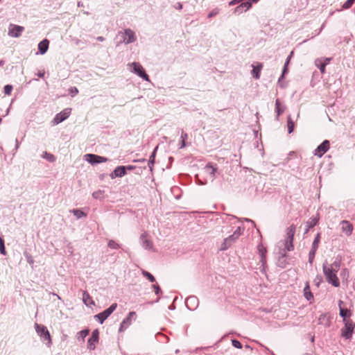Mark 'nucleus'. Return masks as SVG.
Returning a JSON list of instances; mask_svg holds the SVG:
<instances>
[{"instance_id":"obj_1","label":"nucleus","mask_w":355,"mask_h":355,"mask_svg":"<svg viewBox=\"0 0 355 355\" xmlns=\"http://www.w3.org/2000/svg\"><path fill=\"white\" fill-rule=\"evenodd\" d=\"M322 270L326 280L335 287L340 286V282L337 277V271L329 268L327 262L325 261L322 264Z\"/></svg>"},{"instance_id":"obj_2","label":"nucleus","mask_w":355,"mask_h":355,"mask_svg":"<svg viewBox=\"0 0 355 355\" xmlns=\"http://www.w3.org/2000/svg\"><path fill=\"white\" fill-rule=\"evenodd\" d=\"M241 234V228L239 226L232 235L224 239L220 245V250L224 251L228 249L239 239Z\"/></svg>"},{"instance_id":"obj_3","label":"nucleus","mask_w":355,"mask_h":355,"mask_svg":"<svg viewBox=\"0 0 355 355\" xmlns=\"http://www.w3.org/2000/svg\"><path fill=\"white\" fill-rule=\"evenodd\" d=\"M35 331L37 335L43 340H48V345H50L51 344V339L49 331L47 330L46 327L42 324H39L37 323L35 324Z\"/></svg>"},{"instance_id":"obj_4","label":"nucleus","mask_w":355,"mask_h":355,"mask_svg":"<svg viewBox=\"0 0 355 355\" xmlns=\"http://www.w3.org/2000/svg\"><path fill=\"white\" fill-rule=\"evenodd\" d=\"M117 307V304H112L109 308L103 312L94 315V318L97 320L101 324L103 322L115 311Z\"/></svg>"},{"instance_id":"obj_5","label":"nucleus","mask_w":355,"mask_h":355,"mask_svg":"<svg viewBox=\"0 0 355 355\" xmlns=\"http://www.w3.org/2000/svg\"><path fill=\"white\" fill-rule=\"evenodd\" d=\"M345 327L342 329V336L346 339L352 338L355 324L350 320L344 319Z\"/></svg>"},{"instance_id":"obj_6","label":"nucleus","mask_w":355,"mask_h":355,"mask_svg":"<svg viewBox=\"0 0 355 355\" xmlns=\"http://www.w3.org/2000/svg\"><path fill=\"white\" fill-rule=\"evenodd\" d=\"M136 319V313L135 311H130L128 316L123 320L121 323V325L119 329V332H122L125 331L127 328H128L133 320Z\"/></svg>"},{"instance_id":"obj_7","label":"nucleus","mask_w":355,"mask_h":355,"mask_svg":"<svg viewBox=\"0 0 355 355\" xmlns=\"http://www.w3.org/2000/svg\"><path fill=\"white\" fill-rule=\"evenodd\" d=\"M71 111V108H66L60 113H58L53 120V125H58L66 120L70 116Z\"/></svg>"},{"instance_id":"obj_8","label":"nucleus","mask_w":355,"mask_h":355,"mask_svg":"<svg viewBox=\"0 0 355 355\" xmlns=\"http://www.w3.org/2000/svg\"><path fill=\"white\" fill-rule=\"evenodd\" d=\"M24 30L23 26L11 24L8 28V35L10 37H18L21 35Z\"/></svg>"},{"instance_id":"obj_9","label":"nucleus","mask_w":355,"mask_h":355,"mask_svg":"<svg viewBox=\"0 0 355 355\" xmlns=\"http://www.w3.org/2000/svg\"><path fill=\"white\" fill-rule=\"evenodd\" d=\"M140 243L141 246L145 249L148 250H151L153 248V244L151 240L149 239L148 234L144 232L141 234L140 236Z\"/></svg>"},{"instance_id":"obj_10","label":"nucleus","mask_w":355,"mask_h":355,"mask_svg":"<svg viewBox=\"0 0 355 355\" xmlns=\"http://www.w3.org/2000/svg\"><path fill=\"white\" fill-rule=\"evenodd\" d=\"M329 141L324 140L315 150L314 155L318 157H321L329 148Z\"/></svg>"},{"instance_id":"obj_11","label":"nucleus","mask_w":355,"mask_h":355,"mask_svg":"<svg viewBox=\"0 0 355 355\" xmlns=\"http://www.w3.org/2000/svg\"><path fill=\"white\" fill-rule=\"evenodd\" d=\"M86 160L92 164L103 163L107 161V158L93 154L85 155Z\"/></svg>"},{"instance_id":"obj_12","label":"nucleus","mask_w":355,"mask_h":355,"mask_svg":"<svg viewBox=\"0 0 355 355\" xmlns=\"http://www.w3.org/2000/svg\"><path fill=\"white\" fill-rule=\"evenodd\" d=\"M123 35V42L126 44L134 42L136 40V35L133 31L125 29L122 33Z\"/></svg>"},{"instance_id":"obj_13","label":"nucleus","mask_w":355,"mask_h":355,"mask_svg":"<svg viewBox=\"0 0 355 355\" xmlns=\"http://www.w3.org/2000/svg\"><path fill=\"white\" fill-rule=\"evenodd\" d=\"M217 168L214 167L211 164H207L205 168V173L209 176L208 178L211 182H213L216 178V172Z\"/></svg>"},{"instance_id":"obj_14","label":"nucleus","mask_w":355,"mask_h":355,"mask_svg":"<svg viewBox=\"0 0 355 355\" xmlns=\"http://www.w3.org/2000/svg\"><path fill=\"white\" fill-rule=\"evenodd\" d=\"M185 304L189 309L195 310L198 306L199 301L197 297L193 295L187 298Z\"/></svg>"},{"instance_id":"obj_15","label":"nucleus","mask_w":355,"mask_h":355,"mask_svg":"<svg viewBox=\"0 0 355 355\" xmlns=\"http://www.w3.org/2000/svg\"><path fill=\"white\" fill-rule=\"evenodd\" d=\"M126 174V167L124 166H117L110 174L112 179L119 177L121 178Z\"/></svg>"},{"instance_id":"obj_16","label":"nucleus","mask_w":355,"mask_h":355,"mask_svg":"<svg viewBox=\"0 0 355 355\" xmlns=\"http://www.w3.org/2000/svg\"><path fill=\"white\" fill-rule=\"evenodd\" d=\"M340 225L341 230L345 234H346L347 236L351 235L353 230V226L349 221L343 220L340 223Z\"/></svg>"},{"instance_id":"obj_17","label":"nucleus","mask_w":355,"mask_h":355,"mask_svg":"<svg viewBox=\"0 0 355 355\" xmlns=\"http://www.w3.org/2000/svg\"><path fill=\"white\" fill-rule=\"evenodd\" d=\"M131 72L137 74L146 81H149L148 76L144 68H131Z\"/></svg>"},{"instance_id":"obj_18","label":"nucleus","mask_w":355,"mask_h":355,"mask_svg":"<svg viewBox=\"0 0 355 355\" xmlns=\"http://www.w3.org/2000/svg\"><path fill=\"white\" fill-rule=\"evenodd\" d=\"M258 251L261 257L260 262L261 263L263 270H264V266L266 262V253L267 251L266 248H264L261 244L258 245Z\"/></svg>"},{"instance_id":"obj_19","label":"nucleus","mask_w":355,"mask_h":355,"mask_svg":"<svg viewBox=\"0 0 355 355\" xmlns=\"http://www.w3.org/2000/svg\"><path fill=\"white\" fill-rule=\"evenodd\" d=\"M49 41L47 39L43 40L38 44V49L41 54H44L46 52L49 48Z\"/></svg>"},{"instance_id":"obj_20","label":"nucleus","mask_w":355,"mask_h":355,"mask_svg":"<svg viewBox=\"0 0 355 355\" xmlns=\"http://www.w3.org/2000/svg\"><path fill=\"white\" fill-rule=\"evenodd\" d=\"M304 296L308 301L313 300V295L311 291L309 283L308 282H306L305 287L304 288Z\"/></svg>"},{"instance_id":"obj_21","label":"nucleus","mask_w":355,"mask_h":355,"mask_svg":"<svg viewBox=\"0 0 355 355\" xmlns=\"http://www.w3.org/2000/svg\"><path fill=\"white\" fill-rule=\"evenodd\" d=\"M83 301L87 306H91L94 304L92 298L87 291L83 293Z\"/></svg>"},{"instance_id":"obj_22","label":"nucleus","mask_w":355,"mask_h":355,"mask_svg":"<svg viewBox=\"0 0 355 355\" xmlns=\"http://www.w3.org/2000/svg\"><path fill=\"white\" fill-rule=\"evenodd\" d=\"M343 304V302L340 300L338 302V306L340 309V315L344 319H346L347 316H350L351 313L350 311L347 309H343L342 307V304Z\"/></svg>"},{"instance_id":"obj_23","label":"nucleus","mask_w":355,"mask_h":355,"mask_svg":"<svg viewBox=\"0 0 355 355\" xmlns=\"http://www.w3.org/2000/svg\"><path fill=\"white\" fill-rule=\"evenodd\" d=\"M275 110L277 112V119H278L279 115L283 114L285 110V107L281 105L280 101L279 99H277L275 101Z\"/></svg>"},{"instance_id":"obj_24","label":"nucleus","mask_w":355,"mask_h":355,"mask_svg":"<svg viewBox=\"0 0 355 355\" xmlns=\"http://www.w3.org/2000/svg\"><path fill=\"white\" fill-rule=\"evenodd\" d=\"M318 222V218H311L306 223V229L305 230V233H307L309 229L313 227Z\"/></svg>"},{"instance_id":"obj_25","label":"nucleus","mask_w":355,"mask_h":355,"mask_svg":"<svg viewBox=\"0 0 355 355\" xmlns=\"http://www.w3.org/2000/svg\"><path fill=\"white\" fill-rule=\"evenodd\" d=\"M295 232V226L292 225L287 229L286 239L293 240Z\"/></svg>"},{"instance_id":"obj_26","label":"nucleus","mask_w":355,"mask_h":355,"mask_svg":"<svg viewBox=\"0 0 355 355\" xmlns=\"http://www.w3.org/2000/svg\"><path fill=\"white\" fill-rule=\"evenodd\" d=\"M331 58H319L316 60L315 64L317 67H325L329 64Z\"/></svg>"},{"instance_id":"obj_27","label":"nucleus","mask_w":355,"mask_h":355,"mask_svg":"<svg viewBox=\"0 0 355 355\" xmlns=\"http://www.w3.org/2000/svg\"><path fill=\"white\" fill-rule=\"evenodd\" d=\"M157 149V146L154 149L153 152L152 153V154L150 155V156L149 157L148 167H149L150 171H153V165L155 163V157Z\"/></svg>"},{"instance_id":"obj_28","label":"nucleus","mask_w":355,"mask_h":355,"mask_svg":"<svg viewBox=\"0 0 355 355\" xmlns=\"http://www.w3.org/2000/svg\"><path fill=\"white\" fill-rule=\"evenodd\" d=\"M42 157L48 160L50 162H54L55 161V156L53 154L49 153L46 151H45L42 153Z\"/></svg>"},{"instance_id":"obj_29","label":"nucleus","mask_w":355,"mask_h":355,"mask_svg":"<svg viewBox=\"0 0 355 355\" xmlns=\"http://www.w3.org/2000/svg\"><path fill=\"white\" fill-rule=\"evenodd\" d=\"M73 214L77 219H80L83 217H86L87 214L80 209H72L70 211Z\"/></svg>"},{"instance_id":"obj_30","label":"nucleus","mask_w":355,"mask_h":355,"mask_svg":"<svg viewBox=\"0 0 355 355\" xmlns=\"http://www.w3.org/2000/svg\"><path fill=\"white\" fill-rule=\"evenodd\" d=\"M329 268L338 271L340 267V260L336 259L331 264H328Z\"/></svg>"},{"instance_id":"obj_31","label":"nucleus","mask_w":355,"mask_h":355,"mask_svg":"<svg viewBox=\"0 0 355 355\" xmlns=\"http://www.w3.org/2000/svg\"><path fill=\"white\" fill-rule=\"evenodd\" d=\"M98 340L96 338H93L90 337L87 341L88 348L90 350H94L96 347V344L98 343Z\"/></svg>"},{"instance_id":"obj_32","label":"nucleus","mask_w":355,"mask_h":355,"mask_svg":"<svg viewBox=\"0 0 355 355\" xmlns=\"http://www.w3.org/2000/svg\"><path fill=\"white\" fill-rule=\"evenodd\" d=\"M287 127L288 133L291 134L293 132L294 129V122L292 121L291 116H288Z\"/></svg>"},{"instance_id":"obj_33","label":"nucleus","mask_w":355,"mask_h":355,"mask_svg":"<svg viewBox=\"0 0 355 355\" xmlns=\"http://www.w3.org/2000/svg\"><path fill=\"white\" fill-rule=\"evenodd\" d=\"M293 240L286 239L285 241V248L288 251H291L293 250Z\"/></svg>"},{"instance_id":"obj_34","label":"nucleus","mask_w":355,"mask_h":355,"mask_svg":"<svg viewBox=\"0 0 355 355\" xmlns=\"http://www.w3.org/2000/svg\"><path fill=\"white\" fill-rule=\"evenodd\" d=\"M261 69V68H253L252 69L251 73L254 78H256V79L259 78Z\"/></svg>"},{"instance_id":"obj_35","label":"nucleus","mask_w":355,"mask_h":355,"mask_svg":"<svg viewBox=\"0 0 355 355\" xmlns=\"http://www.w3.org/2000/svg\"><path fill=\"white\" fill-rule=\"evenodd\" d=\"M320 234H318L315 238L313 240V242L312 243V248L311 249L317 250L318 248V244L320 243Z\"/></svg>"},{"instance_id":"obj_36","label":"nucleus","mask_w":355,"mask_h":355,"mask_svg":"<svg viewBox=\"0 0 355 355\" xmlns=\"http://www.w3.org/2000/svg\"><path fill=\"white\" fill-rule=\"evenodd\" d=\"M142 275L151 282H154L155 281V279L153 277V275L146 270H142Z\"/></svg>"},{"instance_id":"obj_37","label":"nucleus","mask_w":355,"mask_h":355,"mask_svg":"<svg viewBox=\"0 0 355 355\" xmlns=\"http://www.w3.org/2000/svg\"><path fill=\"white\" fill-rule=\"evenodd\" d=\"M252 7V4L250 2H244V3H242L240 6H239L236 8V11H238L239 9L241 8H245V10H248L250 9V8Z\"/></svg>"},{"instance_id":"obj_38","label":"nucleus","mask_w":355,"mask_h":355,"mask_svg":"<svg viewBox=\"0 0 355 355\" xmlns=\"http://www.w3.org/2000/svg\"><path fill=\"white\" fill-rule=\"evenodd\" d=\"M355 0H347V1L343 5V9H348L352 7Z\"/></svg>"},{"instance_id":"obj_39","label":"nucleus","mask_w":355,"mask_h":355,"mask_svg":"<svg viewBox=\"0 0 355 355\" xmlns=\"http://www.w3.org/2000/svg\"><path fill=\"white\" fill-rule=\"evenodd\" d=\"M317 250L311 249L309 254V262L312 263Z\"/></svg>"},{"instance_id":"obj_40","label":"nucleus","mask_w":355,"mask_h":355,"mask_svg":"<svg viewBox=\"0 0 355 355\" xmlns=\"http://www.w3.org/2000/svg\"><path fill=\"white\" fill-rule=\"evenodd\" d=\"M89 334V330L85 329L82 330L78 333V338H81L83 340Z\"/></svg>"},{"instance_id":"obj_41","label":"nucleus","mask_w":355,"mask_h":355,"mask_svg":"<svg viewBox=\"0 0 355 355\" xmlns=\"http://www.w3.org/2000/svg\"><path fill=\"white\" fill-rule=\"evenodd\" d=\"M0 253L5 255L6 250L4 246V241L1 237H0Z\"/></svg>"},{"instance_id":"obj_42","label":"nucleus","mask_w":355,"mask_h":355,"mask_svg":"<svg viewBox=\"0 0 355 355\" xmlns=\"http://www.w3.org/2000/svg\"><path fill=\"white\" fill-rule=\"evenodd\" d=\"M24 256H25V257L26 259L27 262L29 264H33L34 259H33V257L30 254H28V252H24Z\"/></svg>"},{"instance_id":"obj_43","label":"nucleus","mask_w":355,"mask_h":355,"mask_svg":"<svg viewBox=\"0 0 355 355\" xmlns=\"http://www.w3.org/2000/svg\"><path fill=\"white\" fill-rule=\"evenodd\" d=\"M287 71H288V68H284L282 74L278 80V83L281 87H284V85L282 84V79L284 78V75L287 73Z\"/></svg>"},{"instance_id":"obj_44","label":"nucleus","mask_w":355,"mask_h":355,"mask_svg":"<svg viewBox=\"0 0 355 355\" xmlns=\"http://www.w3.org/2000/svg\"><path fill=\"white\" fill-rule=\"evenodd\" d=\"M108 246L110 248H112V249H117L119 248V245L118 243H116L114 241H110L108 242Z\"/></svg>"},{"instance_id":"obj_45","label":"nucleus","mask_w":355,"mask_h":355,"mask_svg":"<svg viewBox=\"0 0 355 355\" xmlns=\"http://www.w3.org/2000/svg\"><path fill=\"white\" fill-rule=\"evenodd\" d=\"M103 192L101 190L93 192L92 196L94 198L98 199L102 197Z\"/></svg>"},{"instance_id":"obj_46","label":"nucleus","mask_w":355,"mask_h":355,"mask_svg":"<svg viewBox=\"0 0 355 355\" xmlns=\"http://www.w3.org/2000/svg\"><path fill=\"white\" fill-rule=\"evenodd\" d=\"M232 345L234 347H236L237 349H241L242 348L241 343L239 340H232Z\"/></svg>"},{"instance_id":"obj_47","label":"nucleus","mask_w":355,"mask_h":355,"mask_svg":"<svg viewBox=\"0 0 355 355\" xmlns=\"http://www.w3.org/2000/svg\"><path fill=\"white\" fill-rule=\"evenodd\" d=\"M12 90V85H6L4 87V92L7 95L10 94Z\"/></svg>"},{"instance_id":"obj_48","label":"nucleus","mask_w":355,"mask_h":355,"mask_svg":"<svg viewBox=\"0 0 355 355\" xmlns=\"http://www.w3.org/2000/svg\"><path fill=\"white\" fill-rule=\"evenodd\" d=\"M78 93V89L76 87H72L69 89V94L73 97Z\"/></svg>"},{"instance_id":"obj_49","label":"nucleus","mask_w":355,"mask_h":355,"mask_svg":"<svg viewBox=\"0 0 355 355\" xmlns=\"http://www.w3.org/2000/svg\"><path fill=\"white\" fill-rule=\"evenodd\" d=\"M218 13V9H214L213 10H211L209 14H208V17L209 18H211L215 15H216Z\"/></svg>"},{"instance_id":"obj_50","label":"nucleus","mask_w":355,"mask_h":355,"mask_svg":"<svg viewBox=\"0 0 355 355\" xmlns=\"http://www.w3.org/2000/svg\"><path fill=\"white\" fill-rule=\"evenodd\" d=\"M98 331L97 329L93 331L91 337L98 340Z\"/></svg>"},{"instance_id":"obj_51","label":"nucleus","mask_w":355,"mask_h":355,"mask_svg":"<svg viewBox=\"0 0 355 355\" xmlns=\"http://www.w3.org/2000/svg\"><path fill=\"white\" fill-rule=\"evenodd\" d=\"M153 288L155 289V293L157 295L159 294V293L161 291L159 286L157 284L153 285Z\"/></svg>"},{"instance_id":"obj_52","label":"nucleus","mask_w":355,"mask_h":355,"mask_svg":"<svg viewBox=\"0 0 355 355\" xmlns=\"http://www.w3.org/2000/svg\"><path fill=\"white\" fill-rule=\"evenodd\" d=\"M187 138H188L187 134L184 132H182V135H181V139H182V141H185L187 139Z\"/></svg>"},{"instance_id":"obj_53","label":"nucleus","mask_w":355,"mask_h":355,"mask_svg":"<svg viewBox=\"0 0 355 355\" xmlns=\"http://www.w3.org/2000/svg\"><path fill=\"white\" fill-rule=\"evenodd\" d=\"M44 74H45L44 70H40L37 73V76L40 78L44 77Z\"/></svg>"},{"instance_id":"obj_54","label":"nucleus","mask_w":355,"mask_h":355,"mask_svg":"<svg viewBox=\"0 0 355 355\" xmlns=\"http://www.w3.org/2000/svg\"><path fill=\"white\" fill-rule=\"evenodd\" d=\"M324 318H326V315L325 314H321L320 318H319V322H322V320H323Z\"/></svg>"},{"instance_id":"obj_55","label":"nucleus","mask_w":355,"mask_h":355,"mask_svg":"<svg viewBox=\"0 0 355 355\" xmlns=\"http://www.w3.org/2000/svg\"><path fill=\"white\" fill-rule=\"evenodd\" d=\"M185 146H186L185 141H181V143H180V148H183L185 147Z\"/></svg>"},{"instance_id":"obj_56","label":"nucleus","mask_w":355,"mask_h":355,"mask_svg":"<svg viewBox=\"0 0 355 355\" xmlns=\"http://www.w3.org/2000/svg\"><path fill=\"white\" fill-rule=\"evenodd\" d=\"M125 167H126V169H128V170H133L135 168V166H132V165H129Z\"/></svg>"},{"instance_id":"obj_57","label":"nucleus","mask_w":355,"mask_h":355,"mask_svg":"<svg viewBox=\"0 0 355 355\" xmlns=\"http://www.w3.org/2000/svg\"><path fill=\"white\" fill-rule=\"evenodd\" d=\"M145 161H146L145 159L134 160L135 162H145Z\"/></svg>"},{"instance_id":"obj_58","label":"nucleus","mask_w":355,"mask_h":355,"mask_svg":"<svg viewBox=\"0 0 355 355\" xmlns=\"http://www.w3.org/2000/svg\"><path fill=\"white\" fill-rule=\"evenodd\" d=\"M245 220L247 222H250V223H251L252 224H254V221H253V220H252L251 219L245 218Z\"/></svg>"},{"instance_id":"obj_59","label":"nucleus","mask_w":355,"mask_h":355,"mask_svg":"<svg viewBox=\"0 0 355 355\" xmlns=\"http://www.w3.org/2000/svg\"><path fill=\"white\" fill-rule=\"evenodd\" d=\"M320 71H321V73H324V71H325V68H320Z\"/></svg>"},{"instance_id":"obj_60","label":"nucleus","mask_w":355,"mask_h":355,"mask_svg":"<svg viewBox=\"0 0 355 355\" xmlns=\"http://www.w3.org/2000/svg\"><path fill=\"white\" fill-rule=\"evenodd\" d=\"M288 62H289V60L288 59V60H287V61H286V63H285V64H284V67H287V65L288 64Z\"/></svg>"},{"instance_id":"obj_61","label":"nucleus","mask_w":355,"mask_h":355,"mask_svg":"<svg viewBox=\"0 0 355 355\" xmlns=\"http://www.w3.org/2000/svg\"><path fill=\"white\" fill-rule=\"evenodd\" d=\"M132 67H138V66L137 65L136 63L134 62V63H132Z\"/></svg>"},{"instance_id":"obj_62","label":"nucleus","mask_w":355,"mask_h":355,"mask_svg":"<svg viewBox=\"0 0 355 355\" xmlns=\"http://www.w3.org/2000/svg\"><path fill=\"white\" fill-rule=\"evenodd\" d=\"M231 219H233V220H237L236 218V217H234V216H232V217L231 218Z\"/></svg>"},{"instance_id":"obj_63","label":"nucleus","mask_w":355,"mask_h":355,"mask_svg":"<svg viewBox=\"0 0 355 355\" xmlns=\"http://www.w3.org/2000/svg\"><path fill=\"white\" fill-rule=\"evenodd\" d=\"M55 295H56L58 297V299H60V296L56 295V294H54Z\"/></svg>"}]
</instances>
